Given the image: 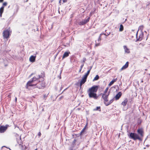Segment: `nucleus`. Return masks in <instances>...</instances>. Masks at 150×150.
<instances>
[{
	"instance_id": "c9c22d12",
	"label": "nucleus",
	"mask_w": 150,
	"mask_h": 150,
	"mask_svg": "<svg viewBox=\"0 0 150 150\" xmlns=\"http://www.w3.org/2000/svg\"><path fill=\"white\" fill-rule=\"evenodd\" d=\"M67 0H63V2H65L67 1Z\"/></svg>"
},
{
	"instance_id": "7c9ffc66",
	"label": "nucleus",
	"mask_w": 150,
	"mask_h": 150,
	"mask_svg": "<svg viewBox=\"0 0 150 150\" xmlns=\"http://www.w3.org/2000/svg\"><path fill=\"white\" fill-rule=\"evenodd\" d=\"M41 133L40 132H39L38 133V135L39 136V137H40L41 135Z\"/></svg>"
},
{
	"instance_id": "c756f323",
	"label": "nucleus",
	"mask_w": 150,
	"mask_h": 150,
	"mask_svg": "<svg viewBox=\"0 0 150 150\" xmlns=\"http://www.w3.org/2000/svg\"><path fill=\"white\" fill-rule=\"evenodd\" d=\"M101 40V38L100 37H99L98 38V41H100Z\"/></svg>"
},
{
	"instance_id": "c85d7f7f",
	"label": "nucleus",
	"mask_w": 150,
	"mask_h": 150,
	"mask_svg": "<svg viewBox=\"0 0 150 150\" xmlns=\"http://www.w3.org/2000/svg\"><path fill=\"white\" fill-rule=\"evenodd\" d=\"M100 45V43H96L95 45V46H98Z\"/></svg>"
},
{
	"instance_id": "79ce46f5",
	"label": "nucleus",
	"mask_w": 150,
	"mask_h": 150,
	"mask_svg": "<svg viewBox=\"0 0 150 150\" xmlns=\"http://www.w3.org/2000/svg\"><path fill=\"white\" fill-rule=\"evenodd\" d=\"M137 33H138V32H137V34H136L137 36Z\"/></svg>"
},
{
	"instance_id": "4468645a",
	"label": "nucleus",
	"mask_w": 150,
	"mask_h": 150,
	"mask_svg": "<svg viewBox=\"0 0 150 150\" xmlns=\"http://www.w3.org/2000/svg\"><path fill=\"white\" fill-rule=\"evenodd\" d=\"M70 53L69 52H65L64 53L62 57V59H64L65 57H67L69 55V54Z\"/></svg>"
},
{
	"instance_id": "f8f14e48",
	"label": "nucleus",
	"mask_w": 150,
	"mask_h": 150,
	"mask_svg": "<svg viewBox=\"0 0 150 150\" xmlns=\"http://www.w3.org/2000/svg\"><path fill=\"white\" fill-rule=\"evenodd\" d=\"M129 63L128 62H126L125 64L122 67L121 69L120 70L122 71L123 70L126 68H127L128 66Z\"/></svg>"
},
{
	"instance_id": "39448f33",
	"label": "nucleus",
	"mask_w": 150,
	"mask_h": 150,
	"mask_svg": "<svg viewBox=\"0 0 150 150\" xmlns=\"http://www.w3.org/2000/svg\"><path fill=\"white\" fill-rule=\"evenodd\" d=\"M8 125H6L5 126H1L0 127V133H3L7 129Z\"/></svg>"
},
{
	"instance_id": "6e6552de",
	"label": "nucleus",
	"mask_w": 150,
	"mask_h": 150,
	"mask_svg": "<svg viewBox=\"0 0 150 150\" xmlns=\"http://www.w3.org/2000/svg\"><path fill=\"white\" fill-rule=\"evenodd\" d=\"M90 19V17H88L87 19H85L83 20L82 21L80 22V25H83L86 23L88 22Z\"/></svg>"
},
{
	"instance_id": "ea45409f",
	"label": "nucleus",
	"mask_w": 150,
	"mask_h": 150,
	"mask_svg": "<svg viewBox=\"0 0 150 150\" xmlns=\"http://www.w3.org/2000/svg\"><path fill=\"white\" fill-rule=\"evenodd\" d=\"M76 140H75V139H74V142H76Z\"/></svg>"
},
{
	"instance_id": "a19ab883",
	"label": "nucleus",
	"mask_w": 150,
	"mask_h": 150,
	"mask_svg": "<svg viewBox=\"0 0 150 150\" xmlns=\"http://www.w3.org/2000/svg\"><path fill=\"white\" fill-rule=\"evenodd\" d=\"M77 109H78V110H80V109H79V108H78Z\"/></svg>"
},
{
	"instance_id": "f257e3e1",
	"label": "nucleus",
	"mask_w": 150,
	"mask_h": 150,
	"mask_svg": "<svg viewBox=\"0 0 150 150\" xmlns=\"http://www.w3.org/2000/svg\"><path fill=\"white\" fill-rule=\"evenodd\" d=\"M40 78L39 75H36L35 76L33 77L31 80L29 81L27 84V88L28 86H35L36 85V87L39 89H42L45 87V84L43 81L39 82L36 84L33 83L37 79Z\"/></svg>"
},
{
	"instance_id": "412c9836",
	"label": "nucleus",
	"mask_w": 150,
	"mask_h": 150,
	"mask_svg": "<svg viewBox=\"0 0 150 150\" xmlns=\"http://www.w3.org/2000/svg\"><path fill=\"white\" fill-rule=\"evenodd\" d=\"M123 30V26L122 24L120 25V28H119V31H122Z\"/></svg>"
},
{
	"instance_id": "473e14b6",
	"label": "nucleus",
	"mask_w": 150,
	"mask_h": 150,
	"mask_svg": "<svg viewBox=\"0 0 150 150\" xmlns=\"http://www.w3.org/2000/svg\"><path fill=\"white\" fill-rule=\"evenodd\" d=\"M92 66H91L90 67V68H88V69H89V70H90V71L91 70V69H92Z\"/></svg>"
},
{
	"instance_id": "20e7f679",
	"label": "nucleus",
	"mask_w": 150,
	"mask_h": 150,
	"mask_svg": "<svg viewBox=\"0 0 150 150\" xmlns=\"http://www.w3.org/2000/svg\"><path fill=\"white\" fill-rule=\"evenodd\" d=\"M130 137L134 140L138 139L141 141L142 138L137 134L134 133H131L129 134Z\"/></svg>"
},
{
	"instance_id": "1a4fd4ad",
	"label": "nucleus",
	"mask_w": 150,
	"mask_h": 150,
	"mask_svg": "<svg viewBox=\"0 0 150 150\" xmlns=\"http://www.w3.org/2000/svg\"><path fill=\"white\" fill-rule=\"evenodd\" d=\"M123 47L125 53L129 54L130 52L129 49L126 46L124 45L123 46Z\"/></svg>"
},
{
	"instance_id": "f3484780",
	"label": "nucleus",
	"mask_w": 150,
	"mask_h": 150,
	"mask_svg": "<svg viewBox=\"0 0 150 150\" xmlns=\"http://www.w3.org/2000/svg\"><path fill=\"white\" fill-rule=\"evenodd\" d=\"M128 100L127 99H125L122 102L121 104L123 106H125Z\"/></svg>"
},
{
	"instance_id": "f704fd0d",
	"label": "nucleus",
	"mask_w": 150,
	"mask_h": 150,
	"mask_svg": "<svg viewBox=\"0 0 150 150\" xmlns=\"http://www.w3.org/2000/svg\"><path fill=\"white\" fill-rule=\"evenodd\" d=\"M104 33H101V34H100V35L99 37H101V35H103V34H104Z\"/></svg>"
},
{
	"instance_id": "a211bd4d",
	"label": "nucleus",
	"mask_w": 150,
	"mask_h": 150,
	"mask_svg": "<svg viewBox=\"0 0 150 150\" xmlns=\"http://www.w3.org/2000/svg\"><path fill=\"white\" fill-rule=\"evenodd\" d=\"M90 72V70H88L87 73L85 74L83 76V77L85 78H86L87 79V77L88 75H89Z\"/></svg>"
},
{
	"instance_id": "f03ea898",
	"label": "nucleus",
	"mask_w": 150,
	"mask_h": 150,
	"mask_svg": "<svg viewBox=\"0 0 150 150\" xmlns=\"http://www.w3.org/2000/svg\"><path fill=\"white\" fill-rule=\"evenodd\" d=\"M98 88V86H94L89 88L88 91V93L90 98H93L95 99H97L98 97L96 93Z\"/></svg>"
},
{
	"instance_id": "b1692460",
	"label": "nucleus",
	"mask_w": 150,
	"mask_h": 150,
	"mask_svg": "<svg viewBox=\"0 0 150 150\" xmlns=\"http://www.w3.org/2000/svg\"><path fill=\"white\" fill-rule=\"evenodd\" d=\"M143 35L142 34L141 35H140L139 36V39H140L139 40H142V38L143 37Z\"/></svg>"
},
{
	"instance_id": "4c0bfd02",
	"label": "nucleus",
	"mask_w": 150,
	"mask_h": 150,
	"mask_svg": "<svg viewBox=\"0 0 150 150\" xmlns=\"http://www.w3.org/2000/svg\"><path fill=\"white\" fill-rule=\"evenodd\" d=\"M15 101H16V102L17 101V98H16V97L15 98Z\"/></svg>"
},
{
	"instance_id": "ddd939ff",
	"label": "nucleus",
	"mask_w": 150,
	"mask_h": 150,
	"mask_svg": "<svg viewBox=\"0 0 150 150\" xmlns=\"http://www.w3.org/2000/svg\"><path fill=\"white\" fill-rule=\"evenodd\" d=\"M86 79L83 77L82 79L81 80L80 83V86H81L82 85L84 84L86 81Z\"/></svg>"
},
{
	"instance_id": "2eb2a0df",
	"label": "nucleus",
	"mask_w": 150,
	"mask_h": 150,
	"mask_svg": "<svg viewBox=\"0 0 150 150\" xmlns=\"http://www.w3.org/2000/svg\"><path fill=\"white\" fill-rule=\"evenodd\" d=\"M117 78L113 79L108 84L109 86H110L111 85H112L115 82H116L117 81Z\"/></svg>"
},
{
	"instance_id": "7ed1b4c3",
	"label": "nucleus",
	"mask_w": 150,
	"mask_h": 150,
	"mask_svg": "<svg viewBox=\"0 0 150 150\" xmlns=\"http://www.w3.org/2000/svg\"><path fill=\"white\" fill-rule=\"evenodd\" d=\"M11 33V31L9 28L5 30L3 32V36L4 38L8 39Z\"/></svg>"
},
{
	"instance_id": "4be33fe9",
	"label": "nucleus",
	"mask_w": 150,
	"mask_h": 150,
	"mask_svg": "<svg viewBox=\"0 0 150 150\" xmlns=\"http://www.w3.org/2000/svg\"><path fill=\"white\" fill-rule=\"evenodd\" d=\"M94 110H98L99 111H100V107H97L96 108L94 109Z\"/></svg>"
},
{
	"instance_id": "9b49d317",
	"label": "nucleus",
	"mask_w": 150,
	"mask_h": 150,
	"mask_svg": "<svg viewBox=\"0 0 150 150\" xmlns=\"http://www.w3.org/2000/svg\"><path fill=\"white\" fill-rule=\"evenodd\" d=\"M36 56H34L32 55L30 56L29 58V61L30 62H34L35 61Z\"/></svg>"
},
{
	"instance_id": "9d476101",
	"label": "nucleus",
	"mask_w": 150,
	"mask_h": 150,
	"mask_svg": "<svg viewBox=\"0 0 150 150\" xmlns=\"http://www.w3.org/2000/svg\"><path fill=\"white\" fill-rule=\"evenodd\" d=\"M122 95V93L121 92H119L115 96V98L116 100H117L119 99Z\"/></svg>"
},
{
	"instance_id": "58836bf2",
	"label": "nucleus",
	"mask_w": 150,
	"mask_h": 150,
	"mask_svg": "<svg viewBox=\"0 0 150 150\" xmlns=\"http://www.w3.org/2000/svg\"><path fill=\"white\" fill-rule=\"evenodd\" d=\"M140 28H142H142H143V26H140Z\"/></svg>"
},
{
	"instance_id": "0eeeda50",
	"label": "nucleus",
	"mask_w": 150,
	"mask_h": 150,
	"mask_svg": "<svg viewBox=\"0 0 150 150\" xmlns=\"http://www.w3.org/2000/svg\"><path fill=\"white\" fill-rule=\"evenodd\" d=\"M137 133L140 135V137L142 138L143 136V131L142 129H139L137 130Z\"/></svg>"
},
{
	"instance_id": "cd10ccee",
	"label": "nucleus",
	"mask_w": 150,
	"mask_h": 150,
	"mask_svg": "<svg viewBox=\"0 0 150 150\" xmlns=\"http://www.w3.org/2000/svg\"><path fill=\"white\" fill-rule=\"evenodd\" d=\"M110 33H104V35H105V36H107L108 35H109L110 34Z\"/></svg>"
},
{
	"instance_id": "bb28decb",
	"label": "nucleus",
	"mask_w": 150,
	"mask_h": 150,
	"mask_svg": "<svg viewBox=\"0 0 150 150\" xmlns=\"http://www.w3.org/2000/svg\"><path fill=\"white\" fill-rule=\"evenodd\" d=\"M7 4V3L6 2H4L3 4V5L4 6H6Z\"/></svg>"
},
{
	"instance_id": "dca6fc26",
	"label": "nucleus",
	"mask_w": 150,
	"mask_h": 150,
	"mask_svg": "<svg viewBox=\"0 0 150 150\" xmlns=\"http://www.w3.org/2000/svg\"><path fill=\"white\" fill-rule=\"evenodd\" d=\"M114 100L113 99L111 100L109 102H105V104L106 106H108Z\"/></svg>"
},
{
	"instance_id": "a878e982",
	"label": "nucleus",
	"mask_w": 150,
	"mask_h": 150,
	"mask_svg": "<svg viewBox=\"0 0 150 150\" xmlns=\"http://www.w3.org/2000/svg\"><path fill=\"white\" fill-rule=\"evenodd\" d=\"M86 127V126H85V127L82 130V131H81V134L83 133L84 132V130H85V129Z\"/></svg>"
},
{
	"instance_id": "72a5a7b5",
	"label": "nucleus",
	"mask_w": 150,
	"mask_h": 150,
	"mask_svg": "<svg viewBox=\"0 0 150 150\" xmlns=\"http://www.w3.org/2000/svg\"><path fill=\"white\" fill-rule=\"evenodd\" d=\"M104 33H101V34H100V35L99 37H101V35H103V34H104Z\"/></svg>"
},
{
	"instance_id": "393cba45",
	"label": "nucleus",
	"mask_w": 150,
	"mask_h": 150,
	"mask_svg": "<svg viewBox=\"0 0 150 150\" xmlns=\"http://www.w3.org/2000/svg\"><path fill=\"white\" fill-rule=\"evenodd\" d=\"M84 65L83 64V63L82 64L80 67V69L79 70V72H80L81 70L82 69V68L83 67Z\"/></svg>"
},
{
	"instance_id": "6ab92c4d",
	"label": "nucleus",
	"mask_w": 150,
	"mask_h": 150,
	"mask_svg": "<svg viewBox=\"0 0 150 150\" xmlns=\"http://www.w3.org/2000/svg\"><path fill=\"white\" fill-rule=\"evenodd\" d=\"M4 6H2L0 8V16L1 17L2 13H3V11H4Z\"/></svg>"
},
{
	"instance_id": "423d86ee",
	"label": "nucleus",
	"mask_w": 150,
	"mask_h": 150,
	"mask_svg": "<svg viewBox=\"0 0 150 150\" xmlns=\"http://www.w3.org/2000/svg\"><path fill=\"white\" fill-rule=\"evenodd\" d=\"M109 94V93H104L103 94L102 97L104 100V103L108 101V98Z\"/></svg>"
},
{
	"instance_id": "2f4dec72",
	"label": "nucleus",
	"mask_w": 150,
	"mask_h": 150,
	"mask_svg": "<svg viewBox=\"0 0 150 150\" xmlns=\"http://www.w3.org/2000/svg\"><path fill=\"white\" fill-rule=\"evenodd\" d=\"M86 60V59L85 58H84L83 59V62H84Z\"/></svg>"
},
{
	"instance_id": "e433bc0d",
	"label": "nucleus",
	"mask_w": 150,
	"mask_h": 150,
	"mask_svg": "<svg viewBox=\"0 0 150 150\" xmlns=\"http://www.w3.org/2000/svg\"><path fill=\"white\" fill-rule=\"evenodd\" d=\"M4 0H0V2H1L3 1Z\"/></svg>"
},
{
	"instance_id": "aec40b11",
	"label": "nucleus",
	"mask_w": 150,
	"mask_h": 150,
	"mask_svg": "<svg viewBox=\"0 0 150 150\" xmlns=\"http://www.w3.org/2000/svg\"><path fill=\"white\" fill-rule=\"evenodd\" d=\"M99 79V76L98 75H96L93 80V81H95Z\"/></svg>"
},
{
	"instance_id": "37998d69",
	"label": "nucleus",
	"mask_w": 150,
	"mask_h": 150,
	"mask_svg": "<svg viewBox=\"0 0 150 150\" xmlns=\"http://www.w3.org/2000/svg\"><path fill=\"white\" fill-rule=\"evenodd\" d=\"M35 150H37V149H35Z\"/></svg>"
},
{
	"instance_id": "5701e85b",
	"label": "nucleus",
	"mask_w": 150,
	"mask_h": 150,
	"mask_svg": "<svg viewBox=\"0 0 150 150\" xmlns=\"http://www.w3.org/2000/svg\"><path fill=\"white\" fill-rule=\"evenodd\" d=\"M108 87H107L106 88L104 92V93H109V92H108Z\"/></svg>"
}]
</instances>
